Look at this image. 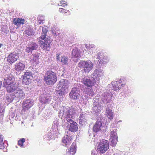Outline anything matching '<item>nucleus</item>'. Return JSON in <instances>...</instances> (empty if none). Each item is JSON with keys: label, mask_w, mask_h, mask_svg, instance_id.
Masks as SVG:
<instances>
[{"label": "nucleus", "mask_w": 155, "mask_h": 155, "mask_svg": "<svg viewBox=\"0 0 155 155\" xmlns=\"http://www.w3.org/2000/svg\"><path fill=\"white\" fill-rule=\"evenodd\" d=\"M15 116V114L13 113H11L10 114L9 118V119H11L13 118Z\"/></svg>", "instance_id": "obj_49"}, {"label": "nucleus", "mask_w": 155, "mask_h": 155, "mask_svg": "<svg viewBox=\"0 0 155 155\" xmlns=\"http://www.w3.org/2000/svg\"><path fill=\"white\" fill-rule=\"evenodd\" d=\"M39 42L40 43V47L44 50L49 51L51 46V40L49 37L44 38H39Z\"/></svg>", "instance_id": "obj_5"}, {"label": "nucleus", "mask_w": 155, "mask_h": 155, "mask_svg": "<svg viewBox=\"0 0 155 155\" xmlns=\"http://www.w3.org/2000/svg\"><path fill=\"white\" fill-rule=\"evenodd\" d=\"M5 140L3 141V136L0 134V149H4L5 146H6L5 144Z\"/></svg>", "instance_id": "obj_35"}, {"label": "nucleus", "mask_w": 155, "mask_h": 155, "mask_svg": "<svg viewBox=\"0 0 155 155\" xmlns=\"http://www.w3.org/2000/svg\"><path fill=\"white\" fill-rule=\"evenodd\" d=\"M76 144L75 143H73L71 146L70 149L67 150L64 155H73L76 153Z\"/></svg>", "instance_id": "obj_24"}, {"label": "nucleus", "mask_w": 155, "mask_h": 155, "mask_svg": "<svg viewBox=\"0 0 155 155\" xmlns=\"http://www.w3.org/2000/svg\"><path fill=\"white\" fill-rule=\"evenodd\" d=\"M68 60V58L65 57H61V61L64 64H67Z\"/></svg>", "instance_id": "obj_43"}, {"label": "nucleus", "mask_w": 155, "mask_h": 155, "mask_svg": "<svg viewBox=\"0 0 155 155\" xmlns=\"http://www.w3.org/2000/svg\"><path fill=\"white\" fill-rule=\"evenodd\" d=\"M109 61L108 57H104L100 61V62L101 64H105L107 63Z\"/></svg>", "instance_id": "obj_39"}, {"label": "nucleus", "mask_w": 155, "mask_h": 155, "mask_svg": "<svg viewBox=\"0 0 155 155\" xmlns=\"http://www.w3.org/2000/svg\"><path fill=\"white\" fill-rule=\"evenodd\" d=\"M101 103V101L99 98H96L93 101V106H101L100 103Z\"/></svg>", "instance_id": "obj_40"}, {"label": "nucleus", "mask_w": 155, "mask_h": 155, "mask_svg": "<svg viewBox=\"0 0 155 155\" xmlns=\"http://www.w3.org/2000/svg\"><path fill=\"white\" fill-rule=\"evenodd\" d=\"M106 113L109 119L111 120L113 118V112L110 108L107 107L106 109Z\"/></svg>", "instance_id": "obj_30"}, {"label": "nucleus", "mask_w": 155, "mask_h": 155, "mask_svg": "<svg viewBox=\"0 0 155 155\" xmlns=\"http://www.w3.org/2000/svg\"><path fill=\"white\" fill-rule=\"evenodd\" d=\"M71 111L73 112V117H74V114L75 113V110L74 109L72 108H70V107L68 108L67 109L66 108H64L63 110H61L60 111L59 113V117H63L64 119V121L63 122L62 124V126L64 128H67L68 127L69 125V121L66 120V118L65 117L64 114H66L69 117L70 116V113Z\"/></svg>", "instance_id": "obj_1"}, {"label": "nucleus", "mask_w": 155, "mask_h": 155, "mask_svg": "<svg viewBox=\"0 0 155 155\" xmlns=\"http://www.w3.org/2000/svg\"><path fill=\"white\" fill-rule=\"evenodd\" d=\"M80 90L79 88L74 87L72 88L69 93L70 98L74 100H76L78 98L80 95Z\"/></svg>", "instance_id": "obj_15"}, {"label": "nucleus", "mask_w": 155, "mask_h": 155, "mask_svg": "<svg viewBox=\"0 0 155 155\" xmlns=\"http://www.w3.org/2000/svg\"><path fill=\"white\" fill-rule=\"evenodd\" d=\"M91 155H95V153H94V151L93 150L91 151Z\"/></svg>", "instance_id": "obj_51"}, {"label": "nucleus", "mask_w": 155, "mask_h": 155, "mask_svg": "<svg viewBox=\"0 0 155 155\" xmlns=\"http://www.w3.org/2000/svg\"><path fill=\"white\" fill-rule=\"evenodd\" d=\"M58 88V91H57V93L58 94L59 96H61L62 95H64L68 91L65 90V89L63 88Z\"/></svg>", "instance_id": "obj_36"}, {"label": "nucleus", "mask_w": 155, "mask_h": 155, "mask_svg": "<svg viewBox=\"0 0 155 155\" xmlns=\"http://www.w3.org/2000/svg\"><path fill=\"white\" fill-rule=\"evenodd\" d=\"M80 50L78 48H75L72 51V57L73 58H79L81 57Z\"/></svg>", "instance_id": "obj_29"}, {"label": "nucleus", "mask_w": 155, "mask_h": 155, "mask_svg": "<svg viewBox=\"0 0 155 155\" xmlns=\"http://www.w3.org/2000/svg\"><path fill=\"white\" fill-rule=\"evenodd\" d=\"M69 81L67 79H62L59 81L57 85L58 88H63L68 91Z\"/></svg>", "instance_id": "obj_20"}, {"label": "nucleus", "mask_w": 155, "mask_h": 155, "mask_svg": "<svg viewBox=\"0 0 155 155\" xmlns=\"http://www.w3.org/2000/svg\"><path fill=\"white\" fill-rule=\"evenodd\" d=\"M53 34H54V35H55V36H57V35L56 34V33H55V34H54V33L53 32Z\"/></svg>", "instance_id": "obj_54"}, {"label": "nucleus", "mask_w": 155, "mask_h": 155, "mask_svg": "<svg viewBox=\"0 0 155 155\" xmlns=\"http://www.w3.org/2000/svg\"><path fill=\"white\" fill-rule=\"evenodd\" d=\"M52 99L51 97L49 96L46 92L41 94L39 100L41 102L44 104L49 103Z\"/></svg>", "instance_id": "obj_19"}, {"label": "nucleus", "mask_w": 155, "mask_h": 155, "mask_svg": "<svg viewBox=\"0 0 155 155\" xmlns=\"http://www.w3.org/2000/svg\"><path fill=\"white\" fill-rule=\"evenodd\" d=\"M87 114H80L79 118L80 124L82 125L84 124L87 122Z\"/></svg>", "instance_id": "obj_25"}, {"label": "nucleus", "mask_w": 155, "mask_h": 155, "mask_svg": "<svg viewBox=\"0 0 155 155\" xmlns=\"http://www.w3.org/2000/svg\"><path fill=\"white\" fill-rule=\"evenodd\" d=\"M13 24L18 26L24 24L25 21L21 18H15L13 19Z\"/></svg>", "instance_id": "obj_27"}, {"label": "nucleus", "mask_w": 155, "mask_h": 155, "mask_svg": "<svg viewBox=\"0 0 155 155\" xmlns=\"http://www.w3.org/2000/svg\"><path fill=\"white\" fill-rule=\"evenodd\" d=\"M109 148V145L107 140H102L100 141L97 146L98 151L101 153H104Z\"/></svg>", "instance_id": "obj_6"}, {"label": "nucleus", "mask_w": 155, "mask_h": 155, "mask_svg": "<svg viewBox=\"0 0 155 155\" xmlns=\"http://www.w3.org/2000/svg\"><path fill=\"white\" fill-rule=\"evenodd\" d=\"M103 58V53L101 52H99L97 54V58L99 60H100V61Z\"/></svg>", "instance_id": "obj_47"}, {"label": "nucleus", "mask_w": 155, "mask_h": 155, "mask_svg": "<svg viewBox=\"0 0 155 155\" xmlns=\"http://www.w3.org/2000/svg\"><path fill=\"white\" fill-rule=\"evenodd\" d=\"M14 96L15 100L18 101L21 99H22L25 98V94L23 90L19 87L17 90L13 93Z\"/></svg>", "instance_id": "obj_14"}, {"label": "nucleus", "mask_w": 155, "mask_h": 155, "mask_svg": "<svg viewBox=\"0 0 155 155\" xmlns=\"http://www.w3.org/2000/svg\"><path fill=\"white\" fill-rule=\"evenodd\" d=\"M93 64L91 61L89 60L86 61H81L78 63L79 67L83 68L84 72L87 73H89L93 68Z\"/></svg>", "instance_id": "obj_4"}, {"label": "nucleus", "mask_w": 155, "mask_h": 155, "mask_svg": "<svg viewBox=\"0 0 155 155\" xmlns=\"http://www.w3.org/2000/svg\"><path fill=\"white\" fill-rule=\"evenodd\" d=\"M39 53H36L33 54V58L31 60V61L35 62V64H38L39 62Z\"/></svg>", "instance_id": "obj_33"}, {"label": "nucleus", "mask_w": 155, "mask_h": 155, "mask_svg": "<svg viewBox=\"0 0 155 155\" xmlns=\"http://www.w3.org/2000/svg\"><path fill=\"white\" fill-rule=\"evenodd\" d=\"M34 101L32 100L28 99L25 100L22 104V110L24 112L27 111L34 104Z\"/></svg>", "instance_id": "obj_16"}, {"label": "nucleus", "mask_w": 155, "mask_h": 155, "mask_svg": "<svg viewBox=\"0 0 155 155\" xmlns=\"http://www.w3.org/2000/svg\"><path fill=\"white\" fill-rule=\"evenodd\" d=\"M41 27H42V26H41L40 27V28H39V29H41Z\"/></svg>", "instance_id": "obj_55"}, {"label": "nucleus", "mask_w": 155, "mask_h": 155, "mask_svg": "<svg viewBox=\"0 0 155 155\" xmlns=\"http://www.w3.org/2000/svg\"><path fill=\"white\" fill-rule=\"evenodd\" d=\"M59 11L61 13H66L67 12H69V10H66L65 9H64L63 8H60L59 9Z\"/></svg>", "instance_id": "obj_46"}, {"label": "nucleus", "mask_w": 155, "mask_h": 155, "mask_svg": "<svg viewBox=\"0 0 155 155\" xmlns=\"http://www.w3.org/2000/svg\"><path fill=\"white\" fill-rule=\"evenodd\" d=\"M121 120H119L118 121V122H121Z\"/></svg>", "instance_id": "obj_56"}, {"label": "nucleus", "mask_w": 155, "mask_h": 155, "mask_svg": "<svg viewBox=\"0 0 155 155\" xmlns=\"http://www.w3.org/2000/svg\"><path fill=\"white\" fill-rule=\"evenodd\" d=\"M117 130H113L110 133L109 139L110 142H111L110 144L113 147H114L116 145L117 141Z\"/></svg>", "instance_id": "obj_11"}, {"label": "nucleus", "mask_w": 155, "mask_h": 155, "mask_svg": "<svg viewBox=\"0 0 155 155\" xmlns=\"http://www.w3.org/2000/svg\"><path fill=\"white\" fill-rule=\"evenodd\" d=\"M2 31H4L3 30V28H2Z\"/></svg>", "instance_id": "obj_58"}, {"label": "nucleus", "mask_w": 155, "mask_h": 155, "mask_svg": "<svg viewBox=\"0 0 155 155\" xmlns=\"http://www.w3.org/2000/svg\"><path fill=\"white\" fill-rule=\"evenodd\" d=\"M48 31V28L46 26H44L42 28V33L41 36L39 38H48V36L46 37V34Z\"/></svg>", "instance_id": "obj_31"}, {"label": "nucleus", "mask_w": 155, "mask_h": 155, "mask_svg": "<svg viewBox=\"0 0 155 155\" xmlns=\"http://www.w3.org/2000/svg\"><path fill=\"white\" fill-rule=\"evenodd\" d=\"M58 121H55L53 122V127H54V128L57 129L58 128Z\"/></svg>", "instance_id": "obj_48"}, {"label": "nucleus", "mask_w": 155, "mask_h": 155, "mask_svg": "<svg viewBox=\"0 0 155 155\" xmlns=\"http://www.w3.org/2000/svg\"><path fill=\"white\" fill-rule=\"evenodd\" d=\"M14 100H15V99L13 93L11 94L6 97V101H7L8 102H11Z\"/></svg>", "instance_id": "obj_37"}, {"label": "nucleus", "mask_w": 155, "mask_h": 155, "mask_svg": "<svg viewBox=\"0 0 155 155\" xmlns=\"http://www.w3.org/2000/svg\"><path fill=\"white\" fill-rule=\"evenodd\" d=\"M84 92L86 94H87L89 95V97H91L94 95V92L93 90L90 88H87L84 89Z\"/></svg>", "instance_id": "obj_34"}, {"label": "nucleus", "mask_w": 155, "mask_h": 155, "mask_svg": "<svg viewBox=\"0 0 155 155\" xmlns=\"http://www.w3.org/2000/svg\"><path fill=\"white\" fill-rule=\"evenodd\" d=\"M45 20L44 17H41V18L38 20V22L39 25H42L43 24V21Z\"/></svg>", "instance_id": "obj_44"}, {"label": "nucleus", "mask_w": 155, "mask_h": 155, "mask_svg": "<svg viewBox=\"0 0 155 155\" xmlns=\"http://www.w3.org/2000/svg\"><path fill=\"white\" fill-rule=\"evenodd\" d=\"M44 80L47 84L53 85L57 81L56 73L51 71H47L44 76Z\"/></svg>", "instance_id": "obj_2"}, {"label": "nucleus", "mask_w": 155, "mask_h": 155, "mask_svg": "<svg viewBox=\"0 0 155 155\" xmlns=\"http://www.w3.org/2000/svg\"><path fill=\"white\" fill-rule=\"evenodd\" d=\"M122 83V81L121 79L119 81V82L117 81L112 82L111 84L114 90L117 91L119 90L122 87H124L125 85V84Z\"/></svg>", "instance_id": "obj_22"}, {"label": "nucleus", "mask_w": 155, "mask_h": 155, "mask_svg": "<svg viewBox=\"0 0 155 155\" xmlns=\"http://www.w3.org/2000/svg\"><path fill=\"white\" fill-rule=\"evenodd\" d=\"M25 34L28 36L33 35L34 34L33 30L31 28H29L25 31Z\"/></svg>", "instance_id": "obj_38"}, {"label": "nucleus", "mask_w": 155, "mask_h": 155, "mask_svg": "<svg viewBox=\"0 0 155 155\" xmlns=\"http://www.w3.org/2000/svg\"><path fill=\"white\" fill-rule=\"evenodd\" d=\"M84 45L87 50L88 51L89 54H92L93 52H94L95 51V45L94 44L88 45L85 44Z\"/></svg>", "instance_id": "obj_28"}, {"label": "nucleus", "mask_w": 155, "mask_h": 155, "mask_svg": "<svg viewBox=\"0 0 155 155\" xmlns=\"http://www.w3.org/2000/svg\"><path fill=\"white\" fill-rule=\"evenodd\" d=\"M18 58V54L15 52H14L8 55L7 61L10 64H12L16 61Z\"/></svg>", "instance_id": "obj_17"}, {"label": "nucleus", "mask_w": 155, "mask_h": 155, "mask_svg": "<svg viewBox=\"0 0 155 155\" xmlns=\"http://www.w3.org/2000/svg\"><path fill=\"white\" fill-rule=\"evenodd\" d=\"M7 151V149H5V150H3V151L4 152H6Z\"/></svg>", "instance_id": "obj_53"}, {"label": "nucleus", "mask_w": 155, "mask_h": 155, "mask_svg": "<svg viewBox=\"0 0 155 155\" xmlns=\"http://www.w3.org/2000/svg\"><path fill=\"white\" fill-rule=\"evenodd\" d=\"M102 102L105 104L110 102L112 94L109 91H104L101 96Z\"/></svg>", "instance_id": "obj_9"}, {"label": "nucleus", "mask_w": 155, "mask_h": 155, "mask_svg": "<svg viewBox=\"0 0 155 155\" xmlns=\"http://www.w3.org/2000/svg\"><path fill=\"white\" fill-rule=\"evenodd\" d=\"M25 141V139L24 138L20 139L18 141V144L21 147H24L23 143Z\"/></svg>", "instance_id": "obj_42"}, {"label": "nucleus", "mask_w": 155, "mask_h": 155, "mask_svg": "<svg viewBox=\"0 0 155 155\" xmlns=\"http://www.w3.org/2000/svg\"><path fill=\"white\" fill-rule=\"evenodd\" d=\"M113 155H120V154L119 153H115Z\"/></svg>", "instance_id": "obj_52"}, {"label": "nucleus", "mask_w": 155, "mask_h": 155, "mask_svg": "<svg viewBox=\"0 0 155 155\" xmlns=\"http://www.w3.org/2000/svg\"><path fill=\"white\" fill-rule=\"evenodd\" d=\"M4 87L6 88V91L8 93H14L19 86L18 84L15 82Z\"/></svg>", "instance_id": "obj_18"}, {"label": "nucleus", "mask_w": 155, "mask_h": 155, "mask_svg": "<svg viewBox=\"0 0 155 155\" xmlns=\"http://www.w3.org/2000/svg\"><path fill=\"white\" fill-rule=\"evenodd\" d=\"M72 139V138L71 136H69L68 135L65 136L62 140L63 143L65 144L64 146L68 147L71 143Z\"/></svg>", "instance_id": "obj_23"}, {"label": "nucleus", "mask_w": 155, "mask_h": 155, "mask_svg": "<svg viewBox=\"0 0 155 155\" xmlns=\"http://www.w3.org/2000/svg\"><path fill=\"white\" fill-rule=\"evenodd\" d=\"M33 74L30 72H26L23 76L22 83L23 84H28L33 78Z\"/></svg>", "instance_id": "obj_12"}, {"label": "nucleus", "mask_w": 155, "mask_h": 155, "mask_svg": "<svg viewBox=\"0 0 155 155\" xmlns=\"http://www.w3.org/2000/svg\"><path fill=\"white\" fill-rule=\"evenodd\" d=\"M15 83L14 77L12 74H7L5 76L3 83V87Z\"/></svg>", "instance_id": "obj_13"}, {"label": "nucleus", "mask_w": 155, "mask_h": 155, "mask_svg": "<svg viewBox=\"0 0 155 155\" xmlns=\"http://www.w3.org/2000/svg\"><path fill=\"white\" fill-rule=\"evenodd\" d=\"M25 65L21 62L16 63L15 65V69L18 72H21L24 70Z\"/></svg>", "instance_id": "obj_26"}, {"label": "nucleus", "mask_w": 155, "mask_h": 155, "mask_svg": "<svg viewBox=\"0 0 155 155\" xmlns=\"http://www.w3.org/2000/svg\"><path fill=\"white\" fill-rule=\"evenodd\" d=\"M101 106H93L92 110L94 113L98 114L101 112Z\"/></svg>", "instance_id": "obj_32"}, {"label": "nucleus", "mask_w": 155, "mask_h": 155, "mask_svg": "<svg viewBox=\"0 0 155 155\" xmlns=\"http://www.w3.org/2000/svg\"><path fill=\"white\" fill-rule=\"evenodd\" d=\"M81 82L85 87L90 88H91L96 83L95 81L91 78V77H84L82 79Z\"/></svg>", "instance_id": "obj_10"}, {"label": "nucleus", "mask_w": 155, "mask_h": 155, "mask_svg": "<svg viewBox=\"0 0 155 155\" xmlns=\"http://www.w3.org/2000/svg\"><path fill=\"white\" fill-rule=\"evenodd\" d=\"M4 109L3 106L0 105V117L1 119L2 120L4 114Z\"/></svg>", "instance_id": "obj_41"}, {"label": "nucleus", "mask_w": 155, "mask_h": 155, "mask_svg": "<svg viewBox=\"0 0 155 155\" xmlns=\"http://www.w3.org/2000/svg\"><path fill=\"white\" fill-rule=\"evenodd\" d=\"M38 45L36 43L32 42L27 46L25 51L28 53L30 52H31L32 51L37 50L38 48Z\"/></svg>", "instance_id": "obj_21"}, {"label": "nucleus", "mask_w": 155, "mask_h": 155, "mask_svg": "<svg viewBox=\"0 0 155 155\" xmlns=\"http://www.w3.org/2000/svg\"><path fill=\"white\" fill-rule=\"evenodd\" d=\"M16 117H15V120H16Z\"/></svg>", "instance_id": "obj_59"}, {"label": "nucleus", "mask_w": 155, "mask_h": 155, "mask_svg": "<svg viewBox=\"0 0 155 155\" xmlns=\"http://www.w3.org/2000/svg\"><path fill=\"white\" fill-rule=\"evenodd\" d=\"M59 55L58 54H56V59L58 60H60V57H59Z\"/></svg>", "instance_id": "obj_50"}, {"label": "nucleus", "mask_w": 155, "mask_h": 155, "mask_svg": "<svg viewBox=\"0 0 155 155\" xmlns=\"http://www.w3.org/2000/svg\"><path fill=\"white\" fill-rule=\"evenodd\" d=\"M1 45H2V44H0V48L1 47Z\"/></svg>", "instance_id": "obj_57"}, {"label": "nucleus", "mask_w": 155, "mask_h": 155, "mask_svg": "<svg viewBox=\"0 0 155 155\" xmlns=\"http://www.w3.org/2000/svg\"><path fill=\"white\" fill-rule=\"evenodd\" d=\"M103 76V71L101 69H96L93 73L91 75V77L95 82L98 83L100 81V78Z\"/></svg>", "instance_id": "obj_8"}, {"label": "nucleus", "mask_w": 155, "mask_h": 155, "mask_svg": "<svg viewBox=\"0 0 155 155\" xmlns=\"http://www.w3.org/2000/svg\"><path fill=\"white\" fill-rule=\"evenodd\" d=\"M64 5H65L66 6L67 5V2L62 0L61 1L60 3L58 4V5L59 6H61L63 7H64Z\"/></svg>", "instance_id": "obj_45"}, {"label": "nucleus", "mask_w": 155, "mask_h": 155, "mask_svg": "<svg viewBox=\"0 0 155 155\" xmlns=\"http://www.w3.org/2000/svg\"><path fill=\"white\" fill-rule=\"evenodd\" d=\"M103 125L102 124V120L101 118L99 120L98 119L96 121L95 125L93 127V130L94 131L97 132L99 131L104 132L106 130V126Z\"/></svg>", "instance_id": "obj_7"}, {"label": "nucleus", "mask_w": 155, "mask_h": 155, "mask_svg": "<svg viewBox=\"0 0 155 155\" xmlns=\"http://www.w3.org/2000/svg\"><path fill=\"white\" fill-rule=\"evenodd\" d=\"M70 116L69 117L66 114H64L66 118V120L69 121L70 124V126L69 127V130L72 132H75L77 131L78 130V128L77 126V124L75 122H74L73 119V112H70Z\"/></svg>", "instance_id": "obj_3"}]
</instances>
